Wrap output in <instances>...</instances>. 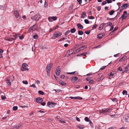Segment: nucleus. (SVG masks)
I'll return each instance as SVG.
<instances>
[{"mask_svg":"<svg viewBox=\"0 0 129 129\" xmlns=\"http://www.w3.org/2000/svg\"><path fill=\"white\" fill-rule=\"evenodd\" d=\"M65 39V38H64V37H63L61 39H60L58 41V42L59 41H63V40H64Z\"/></svg>","mask_w":129,"mask_h":129,"instance_id":"0e129e2a","label":"nucleus"},{"mask_svg":"<svg viewBox=\"0 0 129 129\" xmlns=\"http://www.w3.org/2000/svg\"><path fill=\"white\" fill-rule=\"evenodd\" d=\"M14 16L16 18L17 20H19L20 19V16L19 15L18 11V10H16L14 11Z\"/></svg>","mask_w":129,"mask_h":129,"instance_id":"20e7f679","label":"nucleus"},{"mask_svg":"<svg viewBox=\"0 0 129 129\" xmlns=\"http://www.w3.org/2000/svg\"><path fill=\"white\" fill-rule=\"evenodd\" d=\"M22 124H18L15 127L17 129H18L22 127Z\"/></svg>","mask_w":129,"mask_h":129,"instance_id":"c85d7f7f","label":"nucleus"},{"mask_svg":"<svg viewBox=\"0 0 129 129\" xmlns=\"http://www.w3.org/2000/svg\"><path fill=\"white\" fill-rule=\"evenodd\" d=\"M76 31V29L75 28H73L71 29L70 31L72 33H74Z\"/></svg>","mask_w":129,"mask_h":129,"instance_id":"bb28decb","label":"nucleus"},{"mask_svg":"<svg viewBox=\"0 0 129 129\" xmlns=\"http://www.w3.org/2000/svg\"><path fill=\"white\" fill-rule=\"evenodd\" d=\"M77 127L80 129H83L84 128V126L83 125L80 124L77 126Z\"/></svg>","mask_w":129,"mask_h":129,"instance_id":"6ab92c4d","label":"nucleus"},{"mask_svg":"<svg viewBox=\"0 0 129 129\" xmlns=\"http://www.w3.org/2000/svg\"><path fill=\"white\" fill-rule=\"evenodd\" d=\"M78 78L77 77H72L71 80L72 81H73L74 82H75L78 79Z\"/></svg>","mask_w":129,"mask_h":129,"instance_id":"2eb2a0df","label":"nucleus"},{"mask_svg":"<svg viewBox=\"0 0 129 129\" xmlns=\"http://www.w3.org/2000/svg\"><path fill=\"white\" fill-rule=\"evenodd\" d=\"M111 26V28L109 30L110 31H111L113 29V25Z\"/></svg>","mask_w":129,"mask_h":129,"instance_id":"338daca9","label":"nucleus"},{"mask_svg":"<svg viewBox=\"0 0 129 129\" xmlns=\"http://www.w3.org/2000/svg\"><path fill=\"white\" fill-rule=\"evenodd\" d=\"M21 70L22 71H25L28 70V68H26V67H22V68L21 69Z\"/></svg>","mask_w":129,"mask_h":129,"instance_id":"412c9836","label":"nucleus"},{"mask_svg":"<svg viewBox=\"0 0 129 129\" xmlns=\"http://www.w3.org/2000/svg\"><path fill=\"white\" fill-rule=\"evenodd\" d=\"M6 97L3 95H1V99L2 100H4L6 99Z\"/></svg>","mask_w":129,"mask_h":129,"instance_id":"de8ad7c7","label":"nucleus"},{"mask_svg":"<svg viewBox=\"0 0 129 129\" xmlns=\"http://www.w3.org/2000/svg\"><path fill=\"white\" fill-rule=\"evenodd\" d=\"M77 2L79 3V4L80 5L81 4L82 2V0H77Z\"/></svg>","mask_w":129,"mask_h":129,"instance_id":"bf43d9fd","label":"nucleus"},{"mask_svg":"<svg viewBox=\"0 0 129 129\" xmlns=\"http://www.w3.org/2000/svg\"><path fill=\"white\" fill-rule=\"evenodd\" d=\"M124 70L122 72L123 73L125 72L126 73L128 71L129 69L127 67H125L124 68Z\"/></svg>","mask_w":129,"mask_h":129,"instance_id":"aec40b11","label":"nucleus"},{"mask_svg":"<svg viewBox=\"0 0 129 129\" xmlns=\"http://www.w3.org/2000/svg\"><path fill=\"white\" fill-rule=\"evenodd\" d=\"M85 23L86 24H88L89 23V22L88 20L85 19L84 20Z\"/></svg>","mask_w":129,"mask_h":129,"instance_id":"f704fd0d","label":"nucleus"},{"mask_svg":"<svg viewBox=\"0 0 129 129\" xmlns=\"http://www.w3.org/2000/svg\"><path fill=\"white\" fill-rule=\"evenodd\" d=\"M18 107L17 106H14L13 108V109L14 111H16Z\"/></svg>","mask_w":129,"mask_h":129,"instance_id":"c9c22d12","label":"nucleus"},{"mask_svg":"<svg viewBox=\"0 0 129 129\" xmlns=\"http://www.w3.org/2000/svg\"><path fill=\"white\" fill-rule=\"evenodd\" d=\"M37 27V25L36 24L34 25L33 26H31V27H32V29L33 30L34 29H36V27Z\"/></svg>","mask_w":129,"mask_h":129,"instance_id":"e433bc0d","label":"nucleus"},{"mask_svg":"<svg viewBox=\"0 0 129 129\" xmlns=\"http://www.w3.org/2000/svg\"><path fill=\"white\" fill-rule=\"evenodd\" d=\"M78 73L76 71L71 72V74H78Z\"/></svg>","mask_w":129,"mask_h":129,"instance_id":"603ef678","label":"nucleus"},{"mask_svg":"<svg viewBox=\"0 0 129 129\" xmlns=\"http://www.w3.org/2000/svg\"><path fill=\"white\" fill-rule=\"evenodd\" d=\"M126 58V56H123L119 60V61L121 62L124 60Z\"/></svg>","mask_w":129,"mask_h":129,"instance_id":"4be33fe9","label":"nucleus"},{"mask_svg":"<svg viewBox=\"0 0 129 129\" xmlns=\"http://www.w3.org/2000/svg\"><path fill=\"white\" fill-rule=\"evenodd\" d=\"M83 15H84L85 16H86V13L85 12L83 11L82 13V16H81V17L83 18H85V17L84 16H83Z\"/></svg>","mask_w":129,"mask_h":129,"instance_id":"393cba45","label":"nucleus"},{"mask_svg":"<svg viewBox=\"0 0 129 129\" xmlns=\"http://www.w3.org/2000/svg\"><path fill=\"white\" fill-rule=\"evenodd\" d=\"M105 35L104 33H100L97 35L98 38L99 39H101L103 37L104 35Z\"/></svg>","mask_w":129,"mask_h":129,"instance_id":"1a4fd4ad","label":"nucleus"},{"mask_svg":"<svg viewBox=\"0 0 129 129\" xmlns=\"http://www.w3.org/2000/svg\"><path fill=\"white\" fill-rule=\"evenodd\" d=\"M48 19L49 21L52 22V21L53 20L52 19V17H48Z\"/></svg>","mask_w":129,"mask_h":129,"instance_id":"79ce46f5","label":"nucleus"},{"mask_svg":"<svg viewBox=\"0 0 129 129\" xmlns=\"http://www.w3.org/2000/svg\"><path fill=\"white\" fill-rule=\"evenodd\" d=\"M40 18V16L39 15H36L34 16H33L31 17V18L34 21H38Z\"/></svg>","mask_w":129,"mask_h":129,"instance_id":"39448f33","label":"nucleus"},{"mask_svg":"<svg viewBox=\"0 0 129 129\" xmlns=\"http://www.w3.org/2000/svg\"><path fill=\"white\" fill-rule=\"evenodd\" d=\"M14 80V77L13 76H10L7 78L6 82L8 86H10L11 85V82H12Z\"/></svg>","mask_w":129,"mask_h":129,"instance_id":"f03ea898","label":"nucleus"},{"mask_svg":"<svg viewBox=\"0 0 129 129\" xmlns=\"http://www.w3.org/2000/svg\"><path fill=\"white\" fill-rule=\"evenodd\" d=\"M101 9V6H98L97 8V9L98 11H100Z\"/></svg>","mask_w":129,"mask_h":129,"instance_id":"69168bd1","label":"nucleus"},{"mask_svg":"<svg viewBox=\"0 0 129 129\" xmlns=\"http://www.w3.org/2000/svg\"><path fill=\"white\" fill-rule=\"evenodd\" d=\"M118 70H119L120 71H122L123 70H122V68L121 67H119L118 69Z\"/></svg>","mask_w":129,"mask_h":129,"instance_id":"8fccbe9b","label":"nucleus"},{"mask_svg":"<svg viewBox=\"0 0 129 129\" xmlns=\"http://www.w3.org/2000/svg\"><path fill=\"white\" fill-rule=\"evenodd\" d=\"M107 3L106 1H104L102 2V5H104L106 4Z\"/></svg>","mask_w":129,"mask_h":129,"instance_id":"4d7b16f0","label":"nucleus"},{"mask_svg":"<svg viewBox=\"0 0 129 129\" xmlns=\"http://www.w3.org/2000/svg\"><path fill=\"white\" fill-rule=\"evenodd\" d=\"M128 4H124L123 5H122L121 6V8H123V7H124V8H127L128 7Z\"/></svg>","mask_w":129,"mask_h":129,"instance_id":"f3484780","label":"nucleus"},{"mask_svg":"<svg viewBox=\"0 0 129 129\" xmlns=\"http://www.w3.org/2000/svg\"><path fill=\"white\" fill-rule=\"evenodd\" d=\"M90 31L89 30H88L87 31H85V33L87 35H88L90 33Z\"/></svg>","mask_w":129,"mask_h":129,"instance_id":"ea45409f","label":"nucleus"},{"mask_svg":"<svg viewBox=\"0 0 129 129\" xmlns=\"http://www.w3.org/2000/svg\"><path fill=\"white\" fill-rule=\"evenodd\" d=\"M91 77H87L86 78V79L87 81H88L89 80H90L91 79Z\"/></svg>","mask_w":129,"mask_h":129,"instance_id":"052dcab7","label":"nucleus"},{"mask_svg":"<svg viewBox=\"0 0 129 129\" xmlns=\"http://www.w3.org/2000/svg\"><path fill=\"white\" fill-rule=\"evenodd\" d=\"M61 90L59 89H54L52 90V91H54L55 92H54V93H55L56 92H60V91Z\"/></svg>","mask_w":129,"mask_h":129,"instance_id":"c756f323","label":"nucleus"},{"mask_svg":"<svg viewBox=\"0 0 129 129\" xmlns=\"http://www.w3.org/2000/svg\"><path fill=\"white\" fill-rule=\"evenodd\" d=\"M104 25V23H102L100 24L99 27V29L100 30H101L103 29Z\"/></svg>","mask_w":129,"mask_h":129,"instance_id":"dca6fc26","label":"nucleus"},{"mask_svg":"<svg viewBox=\"0 0 129 129\" xmlns=\"http://www.w3.org/2000/svg\"><path fill=\"white\" fill-rule=\"evenodd\" d=\"M38 92L41 95H43L44 94V92L41 90H39Z\"/></svg>","mask_w":129,"mask_h":129,"instance_id":"473e14b6","label":"nucleus"},{"mask_svg":"<svg viewBox=\"0 0 129 129\" xmlns=\"http://www.w3.org/2000/svg\"><path fill=\"white\" fill-rule=\"evenodd\" d=\"M112 101L114 102H117V100L116 98H115L112 100Z\"/></svg>","mask_w":129,"mask_h":129,"instance_id":"5fc2aeb1","label":"nucleus"},{"mask_svg":"<svg viewBox=\"0 0 129 129\" xmlns=\"http://www.w3.org/2000/svg\"><path fill=\"white\" fill-rule=\"evenodd\" d=\"M122 93L123 95H127V92L126 90H123L122 91Z\"/></svg>","mask_w":129,"mask_h":129,"instance_id":"7c9ffc66","label":"nucleus"},{"mask_svg":"<svg viewBox=\"0 0 129 129\" xmlns=\"http://www.w3.org/2000/svg\"><path fill=\"white\" fill-rule=\"evenodd\" d=\"M30 87H33L34 88H35L36 87L35 84H32L30 86Z\"/></svg>","mask_w":129,"mask_h":129,"instance_id":"e2e57ef3","label":"nucleus"},{"mask_svg":"<svg viewBox=\"0 0 129 129\" xmlns=\"http://www.w3.org/2000/svg\"><path fill=\"white\" fill-rule=\"evenodd\" d=\"M72 99H77L78 100H82V98L79 96L77 97H70Z\"/></svg>","mask_w":129,"mask_h":129,"instance_id":"f8f14e48","label":"nucleus"},{"mask_svg":"<svg viewBox=\"0 0 129 129\" xmlns=\"http://www.w3.org/2000/svg\"><path fill=\"white\" fill-rule=\"evenodd\" d=\"M84 120L86 122L88 121L90 125H91V123H92H92L91 121L90 120H89L88 117H85L84 118Z\"/></svg>","mask_w":129,"mask_h":129,"instance_id":"ddd939ff","label":"nucleus"},{"mask_svg":"<svg viewBox=\"0 0 129 129\" xmlns=\"http://www.w3.org/2000/svg\"><path fill=\"white\" fill-rule=\"evenodd\" d=\"M52 19L53 20H56L57 19V18L56 16H53L52 17Z\"/></svg>","mask_w":129,"mask_h":129,"instance_id":"49530a36","label":"nucleus"},{"mask_svg":"<svg viewBox=\"0 0 129 129\" xmlns=\"http://www.w3.org/2000/svg\"><path fill=\"white\" fill-rule=\"evenodd\" d=\"M105 109L106 111V112H111L112 111V109L111 108H109Z\"/></svg>","mask_w":129,"mask_h":129,"instance_id":"b1692460","label":"nucleus"},{"mask_svg":"<svg viewBox=\"0 0 129 129\" xmlns=\"http://www.w3.org/2000/svg\"><path fill=\"white\" fill-rule=\"evenodd\" d=\"M52 64L50 63L48 65L47 67V75L50 76V70L51 68V66L52 65Z\"/></svg>","mask_w":129,"mask_h":129,"instance_id":"7ed1b4c3","label":"nucleus"},{"mask_svg":"<svg viewBox=\"0 0 129 129\" xmlns=\"http://www.w3.org/2000/svg\"><path fill=\"white\" fill-rule=\"evenodd\" d=\"M36 102H37L39 103H40V97L38 98H37L36 99Z\"/></svg>","mask_w":129,"mask_h":129,"instance_id":"2f4dec72","label":"nucleus"},{"mask_svg":"<svg viewBox=\"0 0 129 129\" xmlns=\"http://www.w3.org/2000/svg\"><path fill=\"white\" fill-rule=\"evenodd\" d=\"M100 113H101L103 114H105V113L104 112V111L103 109L102 110H100L99 112Z\"/></svg>","mask_w":129,"mask_h":129,"instance_id":"58836bf2","label":"nucleus"},{"mask_svg":"<svg viewBox=\"0 0 129 129\" xmlns=\"http://www.w3.org/2000/svg\"><path fill=\"white\" fill-rule=\"evenodd\" d=\"M62 34L61 32L59 31H55L54 33L53 36L51 38L52 39H55L56 38H57L60 36Z\"/></svg>","mask_w":129,"mask_h":129,"instance_id":"f257e3e1","label":"nucleus"},{"mask_svg":"<svg viewBox=\"0 0 129 129\" xmlns=\"http://www.w3.org/2000/svg\"><path fill=\"white\" fill-rule=\"evenodd\" d=\"M89 84L91 85L94 83V81L92 80H91L89 81Z\"/></svg>","mask_w":129,"mask_h":129,"instance_id":"37998d69","label":"nucleus"},{"mask_svg":"<svg viewBox=\"0 0 129 129\" xmlns=\"http://www.w3.org/2000/svg\"><path fill=\"white\" fill-rule=\"evenodd\" d=\"M60 84L63 86H64L66 85V83L63 81L62 80H60L59 81Z\"/></svg>","mask_w":129,"mask_h":129,"instance_id":"a211bd4d","label":"nucleus"},{"mask_svg":"<svg viewBox=\"0 0 129 129\" xmlns=\"http://www.w3.org/2000/svg\"><path fill=\"white\" fill-rule=\"evenodd\" d=\"M115 71L112 72L110 73V75H109V76H113V75L115 74Z\"/></svg>","mask_w":129,"mask_h":129,"instance_id":"72a5a7b5","label":"nucleus"},{"mask_svg":"<svg viewBox=\"0 0 129 129\" xmlns=\"http://www.w3.org/2000/svg\"><path fill=\"white\" fill-rule=\"evenodd\" d=\"M70 30H68L66 32V33L65 34V35L66 36V35H67L68 34L70 33Z\"/></svg>","mask_w":129,"mask_h":129,"instance_id":"a19ab883","label":"nucleus"},{"mask_svg":"<svg viewBox=\"0 0 129 129\" xmlns=\"http://www.w3.org/2000/svg\"><path fill=\"white\" fill-rule=\"evenodd\" d=\"M107 3L109 4L112 2V0H106Z\"/></svg>","mask_w":129,"mask_h":129,"instance_id":"09e8293b","label":"nucleus"},{"mask_svg":"<svg viewBox=\"0 0 129 129\" xmlns=\"http://www.w3.org/2000/svg\"><path fill=\"white\" fill-rule=\"evenodd\" d=\"M46 102H44L41 103V105L43 106H45L46 105Z\"/></svg>","mask_w":129,"mask_h":129,"instance_id":"864d4df0","label":"nucleus"},{"mask_svg":"<svg viewBox=\"0 0 129 129\" xmlns=\"http://www.w3.org/2000/svg\"><path fill=\"white\" fill-rule=\"evenodd\" d=\"M107 24H108V26H111L113 25L112 23L111 22H109L108 23H107Z\"/></svg>","mask_w":129,"mask_h":129,"instance_id":"3c124183","label":"nucleus"},{"mask_svg":"<svg viewBox=\"0 0 129 129\" xmlns=\"http://www.w3.org/2000/svg\"><path fill=\"white\" fill-rule=\"evenodd\" d=\"M83 34V32L82 30H80L78 31V34L79 35H82Z\"/></svg>","mask_w":129,"mask_h":129,"instance_id":"a878e982","label":"nucleus"},{"mask_svg":"<svg viewBox=\"0 0 129 129\" xmlns=\"http://www.w3.org/2000/svg\"><path fill=\"white\" fill-rule=\"evenodd\" d=\"M56 104L55 103L48 102L47 103V106L49 107H53Z\"/></svg>","mask_w":129,"mask_h":129,"instance_id":"423d86ee","label":"nucleus"},{"mask_svg":"<svg viewBox=\"0 0 129 129\" xmlns=\"http://www.w3.org/2000/svg\"><path fill=\"white\" fill-rule=\"evenodd\" d=\"M127 12L126 11H124L123 12V14L120 17L121 18H122V20L125 19L127 17V16H128L127 15Z\"/></svg>","mask_w":129,"mask_h":129,"instance_id":"6e6552de","label":"nucleus"},{"mask_svg":"<svg viewBox=\"0 0 129 129\" xmlns=\"http://www.w3.org/2000/svg\"><path fill=\"white\" fill-rule=\"evenodd\" d=\"M28 66V65L25 63H24L22 66V67H24L27 68Z\"/></svg>","mask_w":129,"mask_h":129,"instance_id":"4c0bfd02","label":"nucleus"},{"mask_svg":"<svg viewBox=\"0 0 129 129\" xmlns=\"http://www.w3.org/2000/svg\"><path fill=\"white\" fill-rule=\"evenodd\" d=\"M74 52V50L72 49H71L69 51V56H70V55L72 54Z\"/></svg>","mask_w":129,"mask_h":129,"instance_id":"5701e85b","label":"nucleus"},{"mask_svg":"<svg viewBox=\"0 0 129 129\" xmlns=\"http://www.w3.org/2000/svg\"><path fill=\"white\" fill-rule=\"evenodd\" d=\"M89 19H93L94 18V17L93 16H90L89 17Z\"/></svg>","mask_w":129,"mask_h":129,"instance_id":"6e6d98bb","label":"nucleus"},{"mask_svg":"<svg viewBox=\"0 0 129 129\" xmlns=\"http://www.w3.org/2000/svg\"><path fill=\"white\" fill-rule=\"evenodd\" d=\"M60 66H58L57 67L55 70V73L57 76H58L60 74Z\"/></svg>","mask_w":129,"mask_h":129,"instance_id":"0eeeda50","label":"nucleus"},{"mask_svg":"<svg viewBox=\"0 0 129 129\" xmlns=\"http://www.w3.org/2000/svg\"><path fill=\"white\" fill-rule=\"evenodd\" d=\"M73 5H71V6H70L69 8V9L70 10H72V9H73Z\"/></svg>","mask_w":129,"mask_h":129,"instance_id":"680f3d73","label":"nucleus"},{"mask_svg":"<svg viewBox=\"0 0 129 129\" xmlns=\"http://www.w3.org/2000/svg\"><path fill=\"white\" fill-rule=\"evenodd\" d=\"M114 13V11L113 10H112L109 13V15H113Z\"/></svg>","mask_w":129,"mask_h":129,"instance_id":"cd10ccee","label":"nucleus"},{"mask_svg":"<svg viewBox=\"0 0 129 129\" xmlns=\"http://www.w3.org/2000/svg\"><path fill=\"white\" fill-rule=\"evenodd\" d=\"M77 26L79 29H82L83 28V26L82 25H81V24L80 23L77 24Z\"/></svg>","mask_w":129,"mask_h":129,"instance_id":"4468645a","label":"nucleus"},{"mask_svg":"<svg viewBox=\"0 0 129 129\" xmlns=\"http://www.w3.org/2000/svg\"><path fill=\"white\" fill-rule=\"evenodd\" d=\"M124 120L125 121L129 122V115H124Z\"/></svg>","mask_w":129,"mask_h":129,"instance_id":"9d476101","label":"nucleus"},{"mask_svg":"<svg viewBox=\"0 0 129 129\" xmlns=\"http://www.w3.org/2000/svg\"><path fill=\"white\" fill-rule=\"evenodd\" d=\"M86 48V47L85 46H83L79 48L78 49L76 50L78 51V52L81 50H84Z\"/></svg>","mask_w":129,"mask_h":129,"instance_id":"9b49d317","label":"nucleus"},{"mask_svg":"<svg viewBox=\"0 0 129 129\" xmlns=\"http://www.w3.org/2000/svg\"><path fill=\"white\" fill-rule=\"evenodd\" d=\"M104 78V77L103 76H101L100 78V80H103Z\"/></svg>","mask_w":129,"mask_h":129,"instance_id":"774afa93","label":"nucleus"},{"mask_svg":"<svg viewBox=\"0 0 129 129\" xmlns=\"http://www.w3.org/2000/svg\"><path fill=\"white\" fill-rule=\"evenodd\" d=\"M38 37V36L37 35H34L33 36V38L34 39H37Z\"/></svg>","mask_w":129,"mask_h":129,"instance_id":"13d9d810","label":"nucleus"},{"mask_svg":"<svg viewBox=\"0 0 129 129\" xmlns=\"http://www.w3.org/2000/svg\"><path fill=\"white\" fill-rule=\"evenodd\" d=\"M97 27V25L96 24H95L92 27V29H95Z\"/></svg>","mask_w":129,"mask_h":129,"instance_id":"c03bdc74","label":"nucleus"},{"mask_svg":"<svg viewBox=\"0 0 129 129\" xmlns=\"http://www.w3.org/2000/svg\"><path fill=\"white\" fill-rule=\"evenodd\" d=\"M22 83L24 84H28V82L27 81L25 80L22 81Z\"/></svg>","mask_w":129,"mask_h":129,"instance_id":"a18cd8bd","label":"nucleus"}]
</instances>
